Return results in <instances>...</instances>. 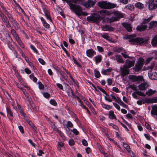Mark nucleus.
<instances>
[{
	"mask_svg": "<svg viewBox=\"0 0 157 157\" xmlns=\"http://www.w3.org/2000/svg\"><path fill=\"white\" fill-rule=\"evenodd\" d=\"M107 82L109 85H111L113 83V80L112 79L108 78L107 79Z\"/></svg>",
	"mask_w": 157,
	"mask_h": 157,
	"instance_id": "6e6d98bb",
	"label": "nucleus"
},
{
	"mask_svg": "<svg viewBox=\"0 0 157 157\" xmlns=\"http://www.w3.org/2000/svg\"><path fill=\"white\" fill-rule=\"evenodd\" d=\"M135 61H130L126 60L125 65L124 66L128 68L133 66L135 64Z\"/></svg>",
	"mask_w": 157,
	"mask_h": 157,
	"instance_id": "4468645a",
	"label": "nucleus"
},
{
	"mask_svg": "<svg viewBox=\"0 0 157 157\" xmlns=\"http://www.w3.org/2000/svg\"><path fill=\"white\" fill-rule=\"evenodd\" d=\"M67 127H72L73 126V124L70 121H68L67 123Z\"/></svg>",
	"mask_w": 157,
	"mask_h": 157,
	"instance_id": "bf43d9fd",
	"label": "nucleus"
},
{
	"mask_svg": "<svg viewBox=\"0 0 157 157\" xmlns=\"http://www.w3.org/2000/svg\"><path fill=\"white\" fill-rule=\"evenodd\" d=\"M151 44L153 47H157V35L155 36L152 39Z\"/></svg>",
	"mask_w": 157,
	"mask_h": 157,
	"instance_id": "6ab92c4d",
	"label": "nucleus"
},
{
	"mask_svg": "<svg viewBox=\"0 0 157 157\" xmlns=\"http://www.w3.org/2000/svg\"><path fill=\"white\" fill-rule=\"evenodd\" d=\"M147 100V98H145L143 99L142 100H138L137 101V103L139 105H141L142 104H148Z\"/></svg>",
	"mask_w": 157,
	"mask_h": 157,
	"instance_id": "c85d7f7f",
	"label": "nucleus"
},
{
	"mask_svg": "<svg viewBox=\"0 0 157 157\" xmlns=\"http://www.w3.org/2000/svg\"><path fill=\"white\" fill-rule=\"evenodd\" d=\"M69 144L70 145H73L75 144V142L73 139H71L69 141Z\"/></svg>",
	"mask_w": 157,
	"mask_h": 157,
	"instance_id": "e2e57ef3",
	"label": "nucleus"
},
{
	"mask_svg": "<svg viewBox=\"0 0 157 157\" xmlns=\"http://www.w3.org/2000/svg\"><path fill=\"white\" fill-rule=\"evenodd\" d=\"M152 54L154 55V58L155 59H157V50H154L152 53Z\"/></svg>",
	"mask_w": 157,
	"mask_h": 157,
	"instance_id": "5fc2aeb1",
	"label": "nucleus"
},
{
	"mask_svg": "<svg viewBox=\"0 0 157 157\" xmlns=\"http://www.w3.org/2000/svg\"><path fill=\"white\" fill-rule=\"evenodd\" d=\"M29 101V104L28 105L31 106V108H30V109H33L35 110V105L33 103L32 101L31 100V98H29L28 99Z\"/></svg>",
	"mask_w": 157,
	"mask_h": 157,
	"instance_id": "cd10ccee",
	"label": "nucleus"
},
{
	"mask_svg": "<svg viewBox=\"0 0 157 157\" xmlns=\"http://www.w3.org/2000/svg\"><path fill=\"white\" fill-rule=\"evenodd\" d=\"M128 37L129 39L128 41L129 42H133L140 45L147 44L149 40L148 38H146L145 39L140 37L134 38L132 37L131 35H129Z\"/></svg>",
	"mask_w": 157,
	"mask_h": 157,
	"instance_id": "f03ea898",
	"label": "nucleus"
},
{
	"mask_svg": "<svg viewBox=\"0 0 157 157\" xmlns=\"http://www.w3.org/2000/svg\"><path fill=\"white\" fill-rule=\"evenodd\" d=\"M39 62L43 65H44L45 64V62L44 60L41 58H39L38 59Z\"/></svg>",
	"mask_w": 157,
	"mask_h": 157,
	"instance_id": "0e129e2a",
	"label": "nucleus"
},
{
	"mask_svg": "<svg viewBox=\"0 0 157 157\" xmlns=\"http://www.w3.org/2000/svg\"><path fill=\"white\" fill-rule=\"evenodd\" d=\"M118 101H119L118 103L120 104L123 107L125 108H127L128 107V105L125 104L122 101L121 99H118Z\"/></svg>",
	"mask_w": 157,
	"mask_h": 157,
	"instance_id": "ea45409f",
	"label": "nucleus"
},
{
	"mask_svg": "<svg viewBox=\"0 0 157 157\" xmlns=\"http://www.w3.org/2000/svg\"><path fill=\"white\" fill-rule=\"evenodd\" d=\"M147 28V25H141L137 27V29L140 31H144Z\"/></svg>",
	"mask_w": 157,
	"mask_h": 157,
	"instance_id": "412c9836",
	"label": "nucleus"
},
{
	"mask_svg": "<svg viewBox=\"0 0 157 157\" xmlns=\"http://www.w3.org/2000/svg\"><path fill=\"white\" fill-rule=\"evenodd\" d=\"M94 59L96 63L100 62L102 59V56L101 55H98L94 58Z\"/></svg>",
	"mask_w": 157,
	"mask_h": 157,
	"instance_id": "bb28decb",
	"label": "nucleus"
},
{
	"mask_svg": "<svg viewBox=\"0 0 157 157\" xmlns=\"http://www.w3.org/2000/svg\"><path fill=\"white\" fill-rule=\"evenodd\" d=\"M156 92L155 90H153L151 89H149L147 90L145 93V94L148 96H151L154 94Z\"/></svg>",
	"mask_w": 157,
	"mask_h": 157,
	"instance_id": "5701e85b",
	"label": "nucleus"
},
{
	"mask_svg": "<svg viewBox=\"0 0 157 157\" xmlns=\"http://www.w3.org/2000/svg\"><path fill=\"white\" fill-rule=\"evenodd\" d=\"M38 84L39 89H43L44 88V86L42 83L40 82H39Z\"/></svg>",
	"mask_w": 157,
	"mask_h": 157,
	"instance_id": "338daca9",
	"label": "nucleus"
},
{
	"mask_svg": "<svg viewBox=\"0 0 157 157\" xmlns=\"http://www.w3.org/2000/svg\"><path fill=\"white\" fill-rule=\"evenodd\" d=\"M151 113L154 115H157V105L155 107V109L153 111L151 112Z\"/></svg>",
	"mask_w": 157,
	"mask_h": 157,
	"instance_id": "774afa93",
	"label": "nucleus"
},
{
	"mask_svg": "<svg viewBox=\"0 0 157 157\" xmlns=\"http://www.w3.org/2000/svg\"><path fill=\"white\" fill-rule=\"evenodd\" d=\"M113 105L114 107L119 111H120L121 109L120 107L118 104L116 103L113 102Z\"/></svg>",
	"mask_w": 157,
	"mask_h": 157,
	"instance_id": "603ef678",
	"label": "nucleus"
},
{
	"mask_svg": "<svg viewBox=\"0 0 157 157\" xmlns=\"http://www.w3.org/2000/svg\"><path fill=\"white\" fill-rule=\"evenodd\" d=\"M149 28H152L157 26V21H152L149 24Z\"/></svg>",
	"mask_w": 157,
	"mask_h": 157,
	"instance_id": "2f4dec72",
	"label": "nucleus"
},
{
	"mask_svg": "<svg viewBox=\"0 0 157 157\" xmlns=\"http://www.w3.org/2000/svg\"><path fill=\"white\" fill-rule=\"evenodd\" d=\"M148 8L151 10L157 8V0H149Z\"/></svg>",
	"mask_w": 157,
	"mask_h": 157,
	"instance_id": "6e6552de",
	"label": "nucleus"
},
{
	"mask_svg": "<svg viewBox=\"0 0 157 157\" xmlns=\"http://www.w3.org/2000/svg\"><path fill=\"white\" fill-rule=\"evenodd\" d=\"M96 88L99 89V90H100L101 92H102L103 93L105 94H106V92L105 91V90L101 88V87H100L99 86H96Z\"/></svg>",
	"mask_w": 157,
	"mask_h": 157,
	"instance_id": "3c124183",
	"label": "nucleus"
},
{
	"mask_svg": "<svg viewBox=\"0 0 157 157\" xmlns=\"http://www.w3.org/2000/svg\"><path fill=\"white\" fill-rule=\"evenodd\" d=\"M123 146L124 147L128 152L131 150L130 147L127 144L124 142L123 143Z\"/></svg>",
	"mask_w": 157,
	"mask_h": 157,
	"instance_id": "a19ab883",
	"label": "nucleus"
},
{
	"mask_svg": "<svg viewBox=\"0 0 157 157\" xmlns=\"http://www.w3.org/2000/svg\"><path fill=\"white\" fill-rule=\"evenodd\" d=\"M98 5L101 8L105 9H110L115 8L117 6V4L106 1L99 2Z\"/></svg>",
	"mask_w": 157,
	"mask_h": 157,
	"instance_id": "7ed1b4c3",
	"label": "nucleus"
},
{
	"mask_svg": "<svg viewBox=\"0 0 157 157\" xmlns=\"http://www.w3.org/2000/svg\"><path fill=\"white\" fill-rule=\"evenodd\" d=\"M125 8L127 10L132 11L134 9V6L133 5L128 4L125 6Z\"/></svg>",
	"mask_w": 157,
	"mask_h": 157,
	"instance_id": "c9c22d12",
	"label": "nucleus"
},
{
	"mask_svg": "<svg viewBox=\"0 0 157 157\" xmlns=\"http://www.w3.org/2000/svg\"><path fill=\"white\" fill-rule=\"evenodd\" d=\"M112 71V69L111 68H109L106 70H103L101 73L105 75H108L110 74Z\"/></svg>",
	"mask_w": 157,
	"mask_h": 157,
	"instance_id": "aec40b11",
	"label": "nucleus"
},
{
	"mask_svg": "<svg viewBox=\"0 0 157 157\" xmlns=\"http://www.w3.org/2000/svg\"><path fill=\"white\" fill-rule=\"evenodd\" d=\"M27 122L31 126V127L33 129L34 131L35 132L36 131L37 128L34 125V124L33 123L32 121H30L29 120Z\"/></svg>",
	"mask_w": 157,
	"mask_h": 157,
	"instance_id": "72a5a7b5",
	"label": "nucleus"
},
{
	"mask_svg": "<svg viewBox=\"0 0 157 157\" xmlns=\"http://www.w3.org/2000/svg\"><path fill=\"white\" fill-rule=\"evenodd\" d=\"M0 16L2 21L5 25L8 28H10L11 27V25L10 24L8 18L7 17L0 11Z\"/></svg>",
	"mask_w": 157,
	"mask_h": 157,
	"instance_id": "0eeeda50",
	"label": "nucleus"
},
{
	"mask_svg": "<svg viewBox=\"0 0 157 157\" xmlns=\"http://www.w3.org/2000/svg\"><path fill=\"white\" fill-rule=\"evenodd\" d=\"M148 86L149 85L147 82H144L139 85L138 88L140 90H145L148 87Z\"/></svg>",
	"mask_w": 157,
	"mask_h": 157,
	"instance_id": "9b49d317",
	"label": "nucleus"
},
{
	"mask_svg": "<svg viewBox=\"0 0 157 157\" xmlns=\"http://www.w3.org/2000/svg\"><path fill=\"white\" fill-rule=\"evenodd\" d=\"M29 77L30 78L33 80V81L35 82H36L37 81V79L36 77L34 76L33 75H31L29 76Z\"/></svg>",
	"mask_w": 157,
	"mask_h": 157,
	"instance_id": "8fccbe9b",
	"label": "nucleus"
},
{
	"mask_svg": "<svg viewBox=\"0 0 157 157\" xmlns=\"http://www.w3.org/2000/svg\"><path fill=\"white\" fill-rule=\"evenodd\" d=\"M156 65V64L155 63H153L152 64L151 66H149L148 67V69L152 70L154 68V67Z\"/></svg>",
	"mask_w": 157,
	"mask_h": 157,
	"instance_id": "052dcab7",
	"label": "nucleus"
},
{
	"mask_svg": "<svg viewBox=\"0 0 157 157\" xmlns=\"http://www.w3.org/2000/svg\"><path fill=\"white\" fill-rule=\"evenodd\" d=\"M128 69V68L124 66H123V67H121L120 68L121 71V75L123 77L129 74V71Z\"/></svg>",
	"mask_w": 157,
	"mask_h": 157,
	"instance_id": "9d476101",
	"label": "nucleus"
},
{
	"mask_svg": "<svg viewBox=\"0 0 157 157\" xmlns=\"http://www.w3.org/2000/svg\"><path fill=\"white\" fill-rule=\"evenodd\" d=\"M40 19L43 24V26L46 28H49L50 27V25L46 22L45 19L42 17H40Z\"/></svg>",
	"mask_w": 157,
	"mask_h": 157,
	"instance_id": "393cba45",
	"label": "nucleus"
},
{
	"mask_svg": "<svg viewBox=\"0 0 157 157\" xmlns=\"http://www.w3.org/2000/svg\"><path fill=\"white\" fill-rule=\"evenodd\" d=\"M128 78L132 82H137L139 83L144 80V78L141 76H136L135 75H131L128 76Z\"/></svg>",
	"mask_w": 157,
	"mask_h": 157,
	"instance_id": "423d86ee",
	"label": "nucleus"
},
{
	"mask_svg": "<svg viewBox=\"0 0 157 157\" xmlns=\"http://www.w3.org/2000/svg\"><path fill=\"white\" fill-rule=\"evenodd\" d=\"M109 118L112 119H116V117L115 115L114 114V112L111 110L109 112Z\"/></svg>",
	"mask_w": 157,
	"mask_h": 157,
	"instance_id": "473e14b6",
	"label": "nucleus"
},
{
	"mask_svg": "<svg viewBox=\"0 0 157 157\" xmlns=\"http://www.w3.org/2000/svg\"><path fill=\"white\" fill-rule=\"evenodd\" d=\"M50 103L54 106H56L57 105V103L56 102V101L52 99L50 101Z\"/></svg>",
	"mask_w": 157,
	"mask_h": 157,
	"instance_id": "4d7b16f0",
	"label": "nucleus"
},
{
	"mask_svg": "<svg viewBox=\"0 0 157 157\" xmlns=\"http://www.w3.org/2000/svg\"><path fill=\"white\" fill-rule=\"evenodd\" d=\"M67 3L69 5L70 8L78 16L83 15L84 13L82 12V8L78 5H76L72 3L76 2V0H66Z\"/></svg>",
	"mask_w": 157,
	"mask_h": 157,
	"instance_id": "f257e3e1",
	"label": "nucleus"
},
{
	"mask_svg": "<svg viewBox=\"0 0 157 157\" xmlns=\"http://www.w3.org/2000/svg\"><path fill=\"white\" fill-rule=\"evenodd\" d=\"M136 93L137 95L140 96H146L145 94H144V93L140 91H136Z\"/></svg>",
	"mask_w": 157,
	"mask_h": 157,
	"instance_id": "864d4df0",
	"label": "nucleus"
},
{
	"mask_svg": "<svg viewBox=\"0 0 157 157\" xmlns=\"http://www.w3.org/2000/svg\"><path fill=\"white\" fill-rule=\"evenodd\" d=\"M148 76L150 79L152 80H155L157 78V73L155 72H151L149 71L148 73Z\"/></svg>",
	"mask_w": 157,
	"mask_h": 157,
	"instance_id": "ddd939ff",
	"label": "nucleus"
},
{
	"mask_svg": "<svg viewBox=\"0 0 157 157\" xmlns=\"http://www.w3.org/2000/svg\"><path fill=\"white\" fill-rule=\"evenodd\" d=\"M112 13H113L112 14H113L115 17H112L110 18H106L107 21L109 23H110L119 21L121 18L123 17V14L119 11H115L112 12Z\"/></svg>",
	"mask_w": 157,
	"mask_h": 157,
	"instance_id": "20e7f679",
	"label": "nucleus"
},
{
	"mask_svg": "<svg viewBox=\"0 0 157 157\" xmlns=\"http://www.w3.org/2000/svg\"><path fill=\"white\" fill-rule=\"evenodd\" d=\"M116 60L119 63H124V61L121 55H116Z\"/></svg>",
	"mask_w": 157,
	"mask_h": 157,
	"instance_id": "7c9ffc66",
	"label": "nucleus"
},
{
	"mask_svg": "<svg viewBox=\"0 0 157 157\" xmlns=\"http://www.w3.org/2000/svg\"><path fill=\"white\" fill-rule=\"evenodd\" d=\"M111 97L113 99L115 100L117 102H118V99H120L118 97L116 96V94L115 93L112 94L110 95Z\"/></svg>",
	"mask_w": 157,
	"mask_h": 157,
	"instance_id": "4c0bfd02",
	"label": "nucleus"
},
{
	"mask_svg": "<svg viewBox=\"0 0 157 157\" xmlns=\"http://www.w3.org/2000/svg\"><path fill=\"white\" fill-rule=\"evenodd\" d=\"M94 53L95 54H96L95 52L92 49L87 50L86 51L87 56L90 58H92L93 56Z\"/></svg>",
	"mask_w": 157,
	"mask_h": 157,
	"instance_id": "2eb2a0df",
	"label": "nucleus"
},
{
	"mask_svg": "<svg viewBox=\"0 0 157 157\" xmlns=\"http://www.w3.org/2000/svg\"><path fill=\"white\" fill-rule=\"evenodd\" d=\"M101 28L102 30L104 31H113L114 30L113 27L107 25L102 26Z\"/></svg>",
	"mask_w": 157,
	"mask_h": 157,
	"instance_id": "f3484780",
	"label": "nucleus"
},
{
	"mask_svg": "<svg viewBox=\"0 0 157 157\" xmlns=\"http://www.w3.org/2000/svg\"><path fill=\"white\" fill-rule=\"evenodd\" d=\"M74 3H78L84 6V2L82 0H76V2Z\"/></svg>",
	"mask_w": 157,
	"mask_h": 157,
	"instance_id": "c03bdc74",
	"label": "nucleus"
},
{
	"mask_svg": "<svg viewBox=\"0 0 157 157\" xmlns=\"http://www.w3.org/2000/svg\"><path fill=\"white\" fill-rule=\"evenodd\" d=\"M101 105L103 108L107 110H109V109H112V107L111 106L106 105L103 103H102L101 104Z\"/></svg>",
	"mask_w": 157,
	"mask_h": 157,
	"instance_id": "e433bc0d",
	"label": "nucleus"
},
{
	"mask_svg": "<svg viewBox=\"0 0 157 157\" xmlns=\"http://www.w3.org/2000/svg\"><path fill=\"white\" fill-rule=\"evenodd\" d=\"M98 12L102 16H105L106 15L108 16L112 14L113 13L111 11L104 10H101L99 11Z\"/></svg>",
	"mask_w": 157,
	"mask_h": 157,
	"instance_id": "f8f14e48",
	"label": "nucleus"
},
{
	"mask_svg": "<svg viewBox=\"0 0 157 157\" xmlns=\"http://www.w3.org/2000/svg\"><path fill=\"white\" fill-rule=\"evenodd\" d=\"M21 116H23L24 119L26 120L27 122H28V121H29V120L28 119L26 114L24 112L22 113H21Z\"/></svg>",
	"mask_w": 157,
	"mask_h": 157,
	"instance_id": "09e8293b",
	"label": "nucleus"
},
{
	"mask_svg": "<svg viewBox=\"0 0 157 157\" xmlns=\"http://www.w3.org/2000/svg\"><path fill=\"white\" fill-rule=\"evenodd\" d=\"M17 41L19 44V45L22 48H24L25 47V46L22 42V41L20 39V38L18 37H17L15 39Z\"/></svg>",
	"mask_w": 157,
	"mask_h": 157,
	"instance_id": "c756f323",
	"label": "nucleus"
},
{
	"mask_svg": "<svg viewBox=\"0 0 157 157\" xmlns=\"http://www.w3.org/2000/svg\"><path fill=\"white\" fill-rule=\"evenodd\" d=\"M97 48L98 51L101 52H103L104 51L103 48L101 47L100 46H97Z\"/></svg>",
	"mask_w": 157,
	"mask_h": 157,
	"instance_id": "13d9d810",
	"label": "nucleus"
},
{
	"mask_svg": "<svg viewBox=\"0 0 157 157\" xmlns=\"http://www.w3.org/2000/svg\"><path fill=\"white\" fill-rule=\"evenodd\" d=\"M43 11L47 18L50 21H52V20L49 11L46 9H44L43 10Z\"/></svg>",
	"mask_w": 157,
	"mask_h": 157,
	"instance_id": "dca6fc26",
	"label": "nucleus"
},
{
	"mask_svg": "<svg viewBox=\"0 0 157 157\" xmlns=\"http://www.w3.org/2000/svg\"><path fill=\"white\" fill-rule=\"evenodd\" d=\"M102 36L103 38L105 39H107L109 37L108 34L107 33H105L103 34Z\"/></svg>",
	"mask_w": 157,
	"mask_h": 157,
	"instance_id": "69168bd1",
	"label": "nucleus"
},
{
	"mask_svg": "<svg viewBox=\"0 0 157 157\" xmlns=\"http://www.w3.org/2000/svg\"><path fill=\"white\" fill-rule=\"evenodd\" d=\"M6 111L7 113V116L9 119L11 120V119L10 118V117H12L13 116V114L12 112L11 111L10 108L8 107H6Z\"/></svg>",
	"mask_w": 157,
	"mask_h": 157,
	"instance_id": "4be33fe9",
	"label": "nucleus"
},
{
	"mask_svg": "<svg viewBox=\"0 0 157 157\" xmlns=\"http://www.w3.org/2000/svg\"><path fill=\"white\" fill-rule=\"evenodd\" d=\"M94 72V75L96 78H99L100 77L101 75L99 71L96 70H95Z\"/></svg>",
	"mask_w": 157,
	"mask_h": 157,
	"instance_id": "49530a36",
	"label": "nucleus"
},
{
	"mask_svg": "<svg viewBox=\"0 0 157 157\" xmlns=\"http://www.w3.org/2000/svg\"><path fill=\"white\" fill-rule=\"evenodd\" d=\"M95 4V0H88L84 2V6L86 8H90L93 7Z\"/></svg>",
	"mask_w": 157,
	"mask_h": 157,
	"instance_id": "1a4fd4ad",
	"label": "nucleus"
},
{
	"mask_svg": "<svg viewBox=\"0 0 157 157\" xmlns=\"http://www.w3.org/2000/svg\"><path fill=\"white\" fill-rule=\"evenodd\" d=\"M147 102H148V104L150 103H157V97H155L152 98H147Z\"/></svg>",
	"mask_w": 157,
	"mask_h": 157,
	"instance_id": "b1692460",
	"label": "nucleus"
},
{
	"mask_svg": "<svg viewBox=\"0 0 157 157\" xmlns=\"http://www.w3.org/2000/svg\"><path fill=\"white\" fill-rule=\"evenodd\" d=\"M109 125L110 126H112L113 128L116 130L118 129V127L113 123H110L109 124Z\"/></svg>",
	"mask_w": 157,
	"mask_h": 157,
	"instance_id": "680f3d73",
	"label": "nucleus"
},
{
	"mask_svg": "<svg viewBox=\"0 0 157 157\" xmlns=\"http://www.w3.org/2000/svg\"><path fill=\"white\" fill-rule=\"evenodd\" d=\"M30 47L31 49L33 51L34 53L36 54H38V51L33 45L31 44Z\"/></svg>",
	"mask_w": 157,
	"mask_h": 157,
	"instance_id": "79ce46f5",
	"label": "nucleus"
},
{
	"mask_svg": "<svg viewBox=\"0 0 157 157\" xmlns=\"http://www.w3.org/2000/svg\"><path fill=\"white\" fill-rule=\"evenodd\" d=\"M103 19L99 15L96 16H91L87 17V20L89 22L95 23L98 24L100 21Z\"/></svg>",
	"mask_w": 157,
	"mask_h": 157,
	"instance_id": "39448f33",
	"label": "nucleus"
},
{
	"mask_svg": "<svg viewBox=\"0 0 157 157\" xmlns=\"http://www.w3.org/2000/svg\"><path fill=\"white\" fill-rule=\"evenodd\" d=\"M136 7L139 9H142L144 8V5L140 2H137L135 4Z\"/></svg>",
	"mask_w": 157,
	"mask_h": 157,
	"instance_id": "f704fd0d",
	"label": "nucleus"
},
{
	"mask_svg": "<svg viewBox=\"0 0 157 157\" xmlns=\"http://www.w3.org/2000/svg\"><path fill=\"white\" fill-rule=\"evenodd\" d=\"M121 54L122 55V56H123V57L125 58H129V59H131V58H130L128 56V54H127V52L125 51V50H124L123 52H122L121 53Z\"/></svg>",
	"mask_w": 157,
	"mask_h": 157,
	"instance_id": "58836bf2",
	"label": "nucleus"
},
{
	"mask_svg": "<svg viewBox=\"0 0 157 157\" xmlns=\"http://www.w3.org/2000/svg\"><path fill=\"white\" fill-rule=\"evenodd\" d=\"M143 65V63L142 61L139 62L136 65V71H139L142 68Z\"/></svg>",
	"mask_w": 157,
	"mask_h": 157,
	"instance_id": "a211bd4d",
	"label": "nucleus"
},
{
	"mask_svg": "<svg viewBox=\"0 0 157 157\" xmlns=\"http://www.w3.org/2000/svg\"><path fill=\"white\" fill-rule=\"evenodd\" d=\"M11 33L15 38V39L17 37H19L18 36V35L16 33V32L14 29H12L11 30Z\"/></svg>",
	"mask_w": 157,
	"mask_h": 157,
	"instance_id": "37998d69",
	"label": "nucleus"
},
{
	"mask_svg": "<svg viewBox=\"0 0 157 157\" xmlns=\"http://www.w3.org/2000/svg\"><path fill=\"white\" fill-rule=\"evenodd\" d=\"M106 94L107 96L105 97V100L109 102H111L112 101V99L109 97V95H108L107 94Z\"/></svg>",
	"mask_w": 157,
	"mask_h": 157,
	"instance_id": "de8ad7c7",
	"label": "nucleus"
},
{
	"mask_svg": "<svg viewBox=\"0 0 157 157\" xmlns=\"http://www.w3.org/2000/svg\"><path fill=\"white\" fill-rule=\"evenodd\" d=\"M4 13L7 16L8 18L12 16L10 13L7 10H6V8H4Z\"/></svg>",
	"mask_w": 157,
	"mask_h": 157,
	"instance_id": "a18cd8bd",
	"label": "nucleus"
},
{
	"mask_svg": "<svg viewBox=\"0 0 157 157\" xmlns=\"http://www.w3.org/2000/svg\"><path fill=\"white\" fill-rule=\"evenodd\" d=\"M123 25L128 32L132 31V28L130 24L125 23L123 24Z\"/></svg>",
	"mask_w": 157,
	"mask_h": 157,
	"instance_id": "a878e982",
	"label": "nucleus"
}]
</instances>
